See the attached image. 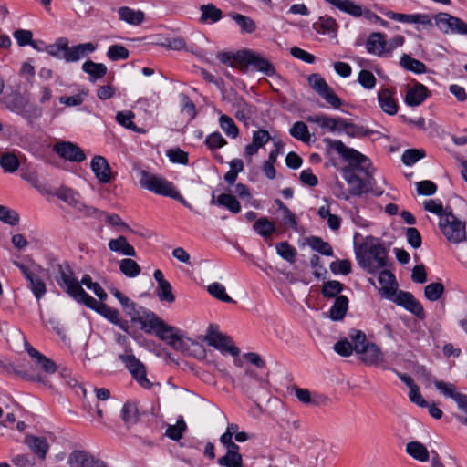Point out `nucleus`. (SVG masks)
<instances>
[{"label":"nucleus","mask_w":467,"mask_h":467,"mask_svg":"<svg viewBox=\"0 0 467 467\" xmlns=\"http://www.w3.org/2000/svg\"><path fill=\"white\" fill-rule=\"evenodd\" d=\"M83 305L87 307L95 310L97 313L100 314L111 323L115 325H119V313L117 309L111 308L104 303L98 302L94 297L88 295L86 298L82 301Z\"/></svg>","instance_id":"dca6fc26"},{"label":"nucleus","mask_w":467,"mask_h":467,"mask_svg":"<svg viewBox=\"0 0 467 467\" xmlns=\"http://www.w3.org/2000/svg\"><path fill=\"white\" fill-rule=\"evenodd\" d=\"M139 182L141 188L154 192L155 194L167 197L171 195V192L175 187L171 182H169L165 178L147 171H140V178Z\"/></svg>","instance_id":"6e6552de"},{"label":"nucleus","mask_w":467,"mask_h":467,"mask_svg":"<svg viewBox=\"0 0 467 467\" xmlns=\"http://www.w3.org/2000/svg\"><path fill=\"white\" fill-rule=\"evenodd\" d=\"M25 443L40 459L43 460L46 458L47 452L49 449V445L46 438L27 435L25 438Z\"/></svg>","instance_id":"473e14b6"},{"label":"nucleus","mask_w":467,"mask_h":467,"mask_svg":"<svg viewBox=\"0 0 467 467\" xmlns=\"http://www.w3.org/2000/svg\"><path fill=\"white\" fill-rule=\"evenodd\" d=\"M379 282L382 285L379 293L386 298H391L396 294V278L389 270L382 269L379 272Z\"/></svg>","instance_id":"b1692460"},{"label":"nucleus","mask_w":467,"mask_h":467,"mask_svg":"<svg viewBox=\"0 0 467 467\" xmlns=\"http://www.w3.org/2000/svg\"><path fill=\"white\" fill-rule=\"evenodd\" d=\"M289 132L292 137L303 142H307L310 140L308 127L303 121L295 122Z\"/></svg>","instance_id":"5fc2aeb1"},{"label":"nucleus","mask_w":467,"mask_h":467,"mask_svg":"<svg viewBox=\"0 0 467 467\" xmlns=\"http://www.w3.org/2000/svg\"><path fill=\"white\" fill-rule=\"evenodd\" d=\"M400 65L404 69L415 74H423L427 72V67L423 62L413 58L407 54H403L400 57Z\"/></svg>","instance_id":"ea45409f"},{"label":"nucleus","mask_w":467,"mask_h":467,"mask_svg":"<svg viewBox=\"0 0 467 467\" xmlns=\"http://www.w3.org/2000/svg\"><path fill=\"white\" fill-rule=\"evenodd\" d=\"M204 341L223 354H230L233 357H238L240 350L234 346L231 337L219 332L213 325H210Z\"/></svg>","instance_id":"1a4fd4ad"},{"label":"nucleus","mask_w":467,"mask_h":467,"mask_svg":"<svg viewBox=\"0 0 467 467\" xmlns=\"http://www.w3.org/2000/svg\"><path fill=\"white\" fill-rule=\"evenodd\" d=\"M406 452L413 459L420 462H427L430 453L427 448L420 441H410L406 445Z\"/></svg>","instance_id":"58836bf2"},{"label":"nucleus","mask_w":467,"mask_h":467,"mask_svg":"<svg viewBox=\"0 0 467 467\" xmlns=\"http://www.w3.org/2000/svg\"><path fill=\"white\" fill-rule=\"evenodd\" d=\"M82 70L89 76L91 82L102 78L108 72V68L104 64L96 63L91 60L83 63Z\"/></svg>","instance_id":"f704fd0d"},{"label":"nucleus","mask_w":467,"mask_h":467,"mask_svg":"<svg viewBox=\"0 0 467 467\" xmlns=\"http://www.w3.org/2000/svg\"><path fill=\"white\" fill-rule=\"evenodd\" d=\"M90 167L96 179L100 183H108L112 180L113 176L111 168L106 158L103 156L97 155L93 157Z\"/></svg>","instance_id":"a211bd4d"},{"label":"nucleus","mask_w":467,"mask_h":467,"mask_svg":"<svg viewBox=\"0 0 467 467\" xmlns=\"http://www.w3.org/2000/svg\"><path fill=\"white\" fill-rule=\"evenodd\" d=\"M361 361L369 366H379L384 360V355L379 347L375 343H369L358 353Z\"/></svg>","instance_id":"412c9836"},{"label":"nucleus","mask_w":467,"mask_h":467,"mask_svg":"<svg viewBox=\"0 0 467 467\" xmlns=\"http://www.w3.org/2000/svg\"><path fill=\"white\" fill-rule=\"evenodd\" d=\"M237 108L238 109L235 113V117L240 121L246 122V120H248L254 113V106L247 103L244 99H241L237 103Z\"/></svg>","instance_id":"338daca9"},{"label":"nucleus","mask_w":467,"mask_h":467,"mask_svg":"<svg viewBox=\"0 0 467 467\" xmlns=\"http://www.w3.org/2000/svg\"><path fill=\"white\" fill-rule=\"evenodd\" d=\"M323 142L326 144L328 150L337 151L340 157L349 163V166L353 170L363 172L365 175L371 173L369 169L371 168L370 160L363 153L358 151L353 148L346 146L339 140H332L330 138H325Z\"/></svg>","instance_id":"f03ea898"},{"label":"nucleus","mask_w":467,"mask_h":467,"mask_svg":"<svg viewBox=\"0 0 467 467\" xmlns=\"http://www.w3.org/2000/svg\"><path fill=\"white\" fill-rule=\"evenodd\" d=\"M456 18L457 17L447 13H439L433 16L436 26L444 34L453 32V26L455 25V21L453 20H456Z\"/></svg>","instance_id":"c03bdc74"},{"label":"nucleus","mask_w":467,"mask_h":467,"mask_svg":"<svg viewBox=\"0 0 467 467\" xmlns=\"http://www.w3.org/2000/svg\"><path fill=\"white\" fill-rule=\"evenodd\" d=\"M338 10L349 14L355 17L365 16L368 19L377 17L370 10L363 8L355 2H330Z\"/></svg>","instance_id":"4be33fe9"},{"label":"nucleus","mask_w":467,"mask_h":467,"mask_svg":"<svg viewBox=\"0 0 467 467\" xmlns=\"http://www.w3.org/2000/svg\"><path fill=\"white\" fill-rule=\"evenodd\" d=\"M130 51L124 46L112 45L109 47L107 57L111 61L124 60L129 57Z\"/></svg>","instance_id":"052dcab7"},{"label":"nucleus","mask_w":467,"mask_h":467,"mask_svg":"<svg viewBox=\"0 0 467 467\" xmlns=\"http://www.w3.org/2000/svg\"><path fill=\"white\" fill-rule=\"evenodd\" d=\"M378 100L381 109L389 114L395 115L398 112V104L393 98V92L389 88H383L378 93Z\"/></svg>","instance_id":"c756f323"},{"label":"nucleus","mask_w":467,"mask_h":467,"mask_svg":"<svg viewBox=\"0 0 467 467\" xmlns=\"http://www.w3.org/2000/svg\"><path fill=\"white\" fill-rule=\"evenodd\" d=\"M306 120L311 123H316L321 128L328 129L330 131L335 132L342 129L344 119L332 118L325 114L308 116Z\"/></svg>","instance_id":"393cba45"},{"label":"nucleus","mask_w":467,"mask_h":467,"mask_svg":"<svg viewBox=\"0 0 467 467\" xmlns=\"http://www.w3.org/2000/svg\"><path fill=\"white\" fill-rule=\"evenodd\" d=\"M155 334L160 339L171 345V342L176 339V337L179 334V330L174 327L169 326L163 322Z\"/></svg>","instance_id":"4d7b16f0"},{"label":"nucleus","mask_w":467,"mask_h":467,"mask_svg":"<svg viewBox=\"0 0 467 467\" xmlns=\"http://www.w3.org/2000/svg\"><path fill=\"white\" fill-rule=\"evenodd\" d=\"M342 129L346 131V134L348 136L352 138L367 137L376 133V131L373 130L368 129L361 125L355 124L345 119L343 120Z\"/></svg>","instance_id":"4c0bfd02"},{"label":"nucleus","mask_w":467,"mask_h":467,"mask_svg":"<svg viewBox=\"0 0 467 467\" xmlns=\"http://www.w3.org/2000/svg\"><path fill=\"white\" fill-rule=\"evenodd\" d=\"M14 265L19 268L24 277L27 282V287L31 290L35 297L39 300L47 293V286L41 276L40 272L43 271L42 267L36 264L26 265L17 261Z\"/></svg>","instance_id":"423d86ee"},{"label":"nucleus","mask_w":467,"mask_h":467,"mask_svg":"<svg viewBox=\"0 0 467 467\" xmlns=\"http://www.w3.org/2000/svg\"><path fill=\"white\" fill-rule=\"evenodd\" d=\"M47 194L57 196L58 199L72 206H76L78 203L79 194L71 188L66 186H61L56 191L51 190V193Z\"/></svg>","instance_id":"79ce46f5"},{"label":"nucleus","mask_w":467,"mask_h":467,"mask_svg":"<svg viewBox=\"0 0 467 467\" xmlns=\"http://www.w3.org/2000/svg\"><path fill=\"white\" fill-rule=\"evenodd\" d=\"M434 386L441 394L446 398L452 399L456 402L457 407L467 413L466 394L458 391L456 386L449 382L436 380L434 381Z\"/></svg>","instance_id":"4468645a"},{"label":"nucleus","mask_w":467,"mask_h":467,"mask_svg":"<svg viewBox=\"0 0 467 467\" xmlns=\"http://www.w3.org/2000/svg\"><path fill=\"white\" fill-rule=\"evenodd\" d=\"M393 301L403 306L406 310L415 315L418 318L423 319L425 313L422 305L410 292L399 291L396 293Z\"/></svg>","instance_id":"2eb2a0df"},{"label":"nucleus","mask_w":467,"mask_h":467,"mask_svg":"<svg viewBox=\"0 0 467 467\" xmlns=\"http://www.w3.org/2000/svg\"><path fill=\"white\" fill-rule=\"evenodd\" d=\"M187 426L183 420H179L175 425H169L166 429L165 435L173 441H179L182 438L183 432Z\"/></svg>","instance_id":"680f3d73"},{"label":"nucleus","mask_w":467,"mask_h":467,"mask_svg":"<svg viewBox=\"0 0 467 467\" xmlns=\"http://www.w3.org/2000/svg\"><path fill=\"white\" fill-rule=\"evenodd\" d=\"M306 244L312 248V250L320 253L326 256H333L334 252L331 245L325 242L322 238L317 236H310L306 238Z\"/></svg>","instance_id":"37998d69"},{"label":"nucleus","mask_w":467,"mask_h":467,"mask_svg":"<svg viewBox=\"0 0 467 467\" xmlns=\"http://www.w3.org/2000/svg\"><path fill=\"white\" fill-rule=\"evenodd\" d=\"M388 252L379 243L361 244L357 252V261L361 268L375 274L387 266Z\"/></svg>","instance_id":"f257e3e1"},{"label":"nucleus","mask_w":467,"mask_h":467,"mask_svg":"<svg viewBox=\"0 0 467 467\" xmlns=\"http://www.w3.org/2000/svg\"><path fill=\"white\" fill-rule=\"evenodd\" d=\"M119 270L127 277H136L140 274V266L132 259L126 258L119 262Z\"/></svg>","instance_id":"8fccbe9b"},{"label":"nucleus","mask_w":467,"mask_h":467,"mask_svg":"<svg viewBox=\"0 0 467 467\" xmlns=\"http://www.w3.org/2000/svg\"><path fill=\"white\" fill-rule=\"evenodd\" d=\"M387 41L382 33H372L366 41V49L369 54L382 57L386 54Z\"/></svg>","instance_id":"bb28decb"},{"label":"nucleus","mask_w":467,"mask_h":467,"mask_svg":"<svg viewBox=\"0 0 467 467\" xmlns=\"http://www.w3.org/2000/svg\"><path fill=\"white\" fill-rule=\"evenodd\" d=\"M445 290L444 285L441 282L431 283L424 288L425 297L431 302L437 301L443 295Z\"/></svg>","instance_id":"864d4df0"},{"label":"nucleus","mask_w":467,"mask_h":467,"mask_svg":"<svg viewBox=\"0 0 467 467\" xmlns=\"http://www.w3.org/2000/svg\"><path fill=\"white\" fill-rule=\"evenodd\" d=\"M5 105L7 109L18 115L26 117L27 101L20 93H14L5 98Z\"/></svg>","instance_id":"7c9ffc66"},{"label":"nucleus","mask_w":467,"mask_h":467,"mask_svg":"<svg viewBox=\"0 0 467 467\" xmlns=\"http://www.w3.org/2000/svg\"><path fill=\"white\" fill-rule=\"evenodd\" d=\"M348 336L357 354L364 350V348L370 343L367 340L366 334L361 330L352 329Z\"/></svg>","instance_id":"6e6d98bb"},{"label":"nucleus","mask_w":467,"mask_h":467,"mask_svg":"<svg viewBox=\"0 0 467 467\" xmlns=\"http://www.w3.org/2000/svg\"><path fill=\"white\" fill-rule=\"evenodd\" d=\"M119 19L128 24L138 26L144 20V13L140 10H133L127 6H122L118 10Z\"/></svg>","instance_id":"e433bc0d"},{"label":"nucleus","mask_w":467,"mask_h":467,"mask_svg":"<svg viewBox=\"0 0 467 467\" xmlns=\"http://www.w3.org/2000/svg\"><path fill=\"white\" fill-rule=\"evenodd\" d=\"M253 229L264 238H268L275 233V226L268 218L261 217L255 221Z\"/></svg>","instance_id":"49530a36"},{"label":"nucleus","mask_w":467,"mask_h":467,"mask_svg":"<svg viewBox=\"0 0 467 467\" xmlns=\"http://www.w3.org/2000/svg\"><path fill=\"white\" fill-rule=\"evenodd\" d=\"M232 383L234 387L240 389L242 392L252 397L257 389L264 388L265 381L254 369L246 368L244 374L232 379Z\"/></svg>","instance_id":"9d476101"},{"label":"nucleus","mask_w":467,"mask_h":467,"mask_svg":"<svg viewBox=\"0 0 467 467\" xmlns=\"http://www.w3.org/2000/svg\"><path fill=\"white\" fill-rule=\"evenodd\" d=\"M25 348L27 354L35 360L36 365L39 366L45 372L54 374L57 371V367L55 362L40 353L29 343H25Z\"/></svg>","instance_id":"aec40b11"},{"label":"nucleus","mask_w":467,"mask_h":467,"mask_svg":"<svg viewBox=\"0 0 467 467\" xmlns=\"http://www.w3.org/2000/svg\"><path fill=\"white\" fill-rule=\"evenodd\" d=\"M217 462L223 467H243V457L242 454L225 453L218 459Z\"/></svg>","instance_id":"774afa93"},{"label":"nucleus","mask_w":467,"mask_h":467,"mask_svg":"<svg viewBox=\"0 0 467 467\" xmlns=\"http://www.w3.org/2000/svg\"><path fill=\"white\" fill-rule=\"evenodd\" d=\"M53 150L62 159L71 162H82L86 160V154L81 148L70 141L55 143Z\"/></svg>","instance_id":"ddd939ff"},{"label":"nucleus","mask_w":467,"mask_h":467,"mask_svg":"<svg viewBox=\"0 0 467 467\" xmlns=\"http://www.w3.org/2000/svg\"><path fill=\"white\" fill-rule=\"evenodd\" d=\"M207 291L211 296L214 298L225 302V303H233L234 302L225 292V287L217 282H214L208 285Z\"/></svg>","instance_id":"13d9d810"},{"label":"nucleus","mask_w":467,"mask_h":467,"mask_svg":"<svg viewBox=\"0 0 467 467\" xmlns=\"http://www.w3.org/2000/svg\"><path fill=\"white\" fill-rule=\"evenodd\" d=\"M212 205H218L226 208L233 213H238L241 211V204L235 196L227 193L220 194L216 199L214 194L211 199Z\"/></svg>","instance_id":"2f4dec72"},{"label":"nucleus","mask_w":467,"mask_h":467,"mask_svg":"<svg viewBox=\"0 0 467 467\" xmlns=\"http://www.w3.org/2000/svg\"><path fill=\"white\" fill-rule=\"evenodd\" d=\"M200 10L202 12V22L215 23L222 18V11L213 4L201 5Z\"/></svg>","instance_id":"de8ad7c7"},{"label":"nucleus","mask_w":467,"mask_h":467,"mask_svg":"<svg viewBox=\"0 0 467 467\" xmlns=\"http://www.w3.org/2000/svg\"><path fill=\"white\" fill-rule=\"evenodd\" d=\"M79 284L80 285H84L88 289L92 290L101 302L107 299V293L99 283L92 281V278L89 275H84Z\"/></svg>","instance_id":"3c124183"},{"label":"nucleus","mask_w":467,"mask_h":467,"mask_svg":"<svg viewBox=\"0 0 467 467\" xmlns=\"http://www.w3.org/2000/svg\"><path fill=\"white\" fill-rule=\"evenodd\" d=\"M239 68L244 70L245 67L251 66L254 69L265 74L267 77H273L275 74L274 65L262 55L251 49L240 50L234 57Z\"/></svg>","instance_id":"39448f33"},{"label":"nucleus","mask_w":467,"mask_h":467,"mask_svg":"<svg viewBox=\"0 0 467 467\" xmlns=\"http://www.w3.org/2000/svg\"><path fill=\"white\" fill-rule=\"evenodd\" d=\"M439 228L445 238L451 244H460L467 240L466 223L461 221L452 210L441 215L439 220Z\"/></svg>","instance_id":"20e7f679"},{"label":"nucleus","mask_w":467,"mask_h":467,"mask_svg":"<svg viewBox=\"0 0 467 467\" xmlns=\"http://www.w3.org/2000/svg\"><path fill=\"white\" fill-rule=\"evenodd\" d=\"M163 322L155 313L145 309L136 323H139L146 333L150 334L156 333Z\"/></svg>","instance_id":"a878e982"},{"label":"nucleus","mask_w":467,"mask_h":467,"mask_svg":"<svg viewBox=\"0 0 467 467\" xmlns=\"http://www.w3.org/2000/svg\"><path fill=\"white\" fill-rule=\"evenodd\" d=\"M121 417L125 423L134 424L139 420V409L135 401H127L121 410Z\"/></svg>","instance_id":"a18cd8bd"},{"label":"nucleus","mask_w":467,"mask_h":467,"mask_svg":"<svg viewBox=\"0 0 467 467\" xmlns=\"http://www.w3.org/2000/svg\"><path fill=\"white\" fill-rule=\"evenodd\" d=\"M308 84L323 99L334 109L342 106V100L335 94L327 81L319 74H311L308 77Z\"/></svg>","instance_id":"9b49d317"},{"label":"nucleus","mask_w":467,"mask_h":467,"mask_svg":"<svg viewBox=\"0 0 467 467\" xmlns=\"http://www.w3.org/2000/svg\"><path fill=\"white\" fill-rule=\"evenodd\" d=\"M276 252L277 254L288 263H295L296 259V249L290 245L288 242L284 241L276 244Z\"/></svg>","instance_id":"09e8293b"},{"label":"nucleus","mask_w":467,"mask_h":467,"mask_svg":"<svg viewBox=\"0 0 467 467\" xmlns=\"http://www.w3.org/2000/svg\"><path fill=\"white\" fill-rule=\"evenodd\" d=\"M227 16L238 26L241 34H253L256 31V23L250 16L237 12H229Z\"/></svg>","instance_id":"c85d7f7f"},{"label":"nucleus","mask_w":467,"mask_h":467,"mask_svg":"<svg viewBox=\"0 0 467 467\" xmlns=\"http://www.w3.org/2000/svg\"><path fill=\"white\" fill-rule=\"evenodd\" d=\"M70 467H108L107 464L85 451H74L68 458Z\"/></svg>","instance_id":"f3484780"},{"label":"nucleus","mask_w":467,"mask_h":467,"mask_svg":"<svg viewBox=\"0 0 467 467\" xmlns=\"http://www.w3.org/2000/svg\"><path fill=\"white\" fill-rule=\"evenodd\" d=\"M343 178L349 185V193L353 196H361L372 191V173L365 175L366 178L362 179L358 176L350 168H344L342 170Z\"/></svg>","instance_id":"f8f14e48"},{"label":"nucleus","mask_w":467,"mask_h":467,"mask_svg":"<svg viewBox=\"0 0 467 467\" xmlns=\"http://www.w3.org/2000/svg\"><path fill=\"white\" fill-rule=\"evenodd\" d=\"M0 221L3 223L15 226L19 223V214L4 205H0Z\"/></svg>","instance_id":"69168bd1"},{"label":"nucleus","mask_w":467,"mask_h":467,"mask_svg":"<svg viewBox=\"0 0 467 467\" xmlns=\"http://www.w3.org/2000/svg\"><path fill=\"white\" fill-rule=\"evenodd\" d=\"M348 308V298L346 296L339 295L336 297L333 306L329 311V317L333 321H340L346 316Z\"/></svg>","instance_id":"72a5a7b5"},{"label":"nucleus","mask_w":467,"mask_h":467,"mask_svg":"<svg viewBox=\"0 0 467 467\" xmlns=\"http://www.w3.org/2000/svg\"><path fill=\"white\" fill-rule=\"evenodd\" d=\"M96 50V46L91 43H82L73 46L67 53L63 54V58L67 62H77L87 54L92 53Z\"/></svg>","instance_id":"cd10ccee"},{"label":"nucleus","mask_w":467,"mask_h":467,"mask_svg":"<svg viewBox=\"0 0 467 467\" xmlns=\"http://www.w3.org/2000/svg\"><path fill=\"white\" fill-rule=\"evenodd\" d=\"M219 124L227 136L231 138H237L239 136V129L231 117L224 114L221 115Z\"/></svg>","instance_id":"603ef678"},{"label":"nucleus","mask_w":467,"mask_h":467,"mask_svg":"<svg viewBox=\"0 0 467 467\" xmlns=\"http://www.w3.org/2000/svg\"><path fill=\"white\" fill-rule=\"evenodd\" d=\"M118 358L141 388L151 389L152 383L147 378L146 367L132 352L119 354Z\"/></svg>","instance_id":"0eeeda50"},{"label":"nucleus","mask_w":467,"mask_h":467,"mask_svg":"<svg viewBox=\"0 0 467 467\" xmlns=\"http://www.w3.org/2000/svg\"><path fill=\"white\" fill-rule=\"evenodd\" d=\"M430 96V91L426 86L417 82L407 90L405 103L410 107H417Z\"/></svg>","instance_id":"6ab92c4d"},{"label":"nucleus","mask_w":467,"mask_h":467,"mask_svg":"<svg viewBox=\"0 0 467 467\" xmlns=\"http://www.w3.org/2000/svg\"><path fill=\"white\" fill-rule=\"evenodd\" d=\"M344 285L337 280L325 282L322 288V295L327 298H333L341 293Z\"/></svg>","instance_id":"e2e57ef3"},{"label":"nucleus","mask_w":467,"mask_h":467,"mask_svg":"<svg viewBox=\"0 0 467 467\" xmlns=\"http://www.w3.org/2000/svg\"><path fill=\"white\" fill-rule=\"evenodd\" d=\"M135 114L130 110L119 111L116 114V121L119 125L137 133H145L144 129L137 127L136 124L133 122Z\"/></svg>","instance_id":"a19ab883"},{"label":"nucleus","mask_w":467,"mask_h":467,"mask_svg":"<svg viewBox=\"0 0 467 467\" xmlns=\"http://www.w3.org/2000/svg\"><path fill=\"white\" fill-rule=\"evenodd\" d=\"M20 177L32 187L36 189L40 193H51L49 185L39 179L38 174L35 170L30 168H22L20 170Z\"/></svg>","instance_id":"5701e85b"},{"label":"nucleus","mask_w":467,"mask_h":467,"mask_svg":"<svg viewBox=\"0 0 467 467\" xmlns=\"http://www.w3.org/2000/svg\"><path fill=\"white\" fill-rule=\"evenodd\" d=\"M57 275L56 281L57 285L78 303L82 301L88 295L80 285L78 279L67 263L57 264L56 265Z\"/></svg>","instance_id":"7ed1b4c3"},{"label":"nucleus","mask_w":467,"mask_h":467,"mask_svg":"<svg viewBox=\"0 0 467 467\" xmlns=\"http://www.w3.org/2000/svg\"><path fill=\"white\" fill-rule=\"evenodd\" d=\"M109 248L112 252L122 254L127 256H136V251L132 245H130L125 236H119L116 239H111L109 242Z\"/></svg>","instance_id":"c9c22d12"},{"label":"nucleus","mask_w":467,"mask_h":467,"mask_svg":"<svg viewBox=\"0 0 467 467\" xmlns=\"http://www.w3.org/2000/svg\"><path fill=\"white\" fill-rule=\"evenodd\" d=\"M0 165L6 172H15L19 167L18 158L14 153H5L0 158Z\"/></svg>","instance_id":"bf43d9fd"},{"label":"nucleus","mask_w":467,"mask_h":467,"mask_svg":"<svg viewBox=\"0 0 467 467\" xmlns=\"http://www.w3.org/2000/svg\"><path fill=\"white\" fill-rule=\"evenodd\" d=\"M423 157H425L424 150L408 149L403 152L401 160L406 166H411Z\"/></svg>","instance_id":"0e129e2a"}]
</instances>
